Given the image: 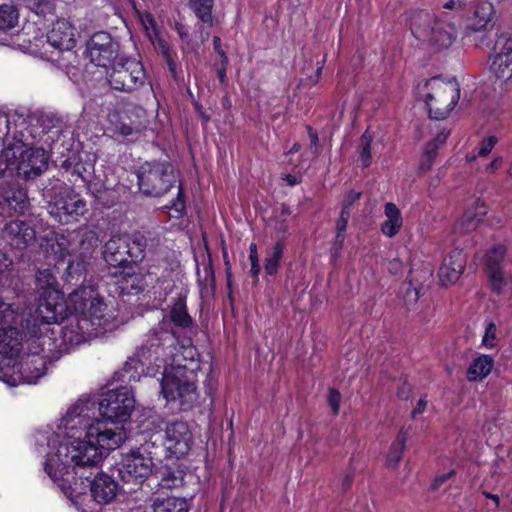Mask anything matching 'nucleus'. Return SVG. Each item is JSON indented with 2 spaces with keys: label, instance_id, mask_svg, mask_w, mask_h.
Here are the masks:
<instances>
[{
  "label": "nucleus",
  "instance_id": "1",
  "mask_svg": "<svg viewBox=\"0 0 512 512\" xmlns=\"http://www.w3.org/2000/svg\"><path fill=\"white\" fill-rule=\"evenodd\" d=\"M96 404L95 401L81 399L62 418L67 431H84V438L81 434L75 438L73 434L59 443L54 454L47 456L45 472L55 482L62 481V486H71L70 478L75 476L89 480L108 451L120 447L126 439L123 427H107L99 419L92 421Z\"/></svg>",
  "mask_w": 512,
  "mask_h": 512
},
{
  "label": "nucleus",
  "instance_id": "2",
  "mask_svg": "<svg viewBox=\"0 0 512 512\" xmlns=\"http://www.w3.org/2000/svg\"><path fill=\"white\" fill-rule=\"evenodd\" d=\"M36 289L39 296V304L34 315L27 319L29 332L32 335L42 333V326H47L58 321V315L62 312L63 293L59 283L51 269H40L36 273Z\"/></svg>",
  "mask_w": 512,
  "mask_h": 512
},
{
  "label": "nucleus",
  "instance_id": "3",
  "mask_svg": "<svg viewBox=\"0 0 512 512\" xmlns=\"http://www.w3.org/2000/svg\"><path fill=\"white\" fill-rule=\"evenodd\" d=\"M196 367L173 365L166 368L161 379V393L167 401H178L182 410H189L198 399Z\"/></svg>",
  "mask_w": 512,
  "mask_h": 512
},
{
  "label": "nucleus",
  "instance_id": "4",
  "mask_svg": "<svg viewBox=\"0 0 512 512\" xmlns=\"http://www.w3.org/2000/svg\"><path fill=\"white\" fill-rule=\"evenodd\" d=\"M48 332H51L52 335L55 334L54 330L50 329V326H47V330L42 326L41 334L32 335L26 324L24 337L29 338V352L23 356L18 365V372L26 383H35L46 373L47 363L51 360L50 353L52 352L50 348L52 337L48 335Z\"/></svg>",
  "mask_w": 512,
  "mask_h": 512
},
{
  "label": "nucleus",
  "instance_id": "5",
  "mask_svg": "<svg viewBox=\"0 0 512 512\" xmlns=\"http://www.w3.org/2000/svg\"><path fill=\"white\" fill-rule=\"evenodd\" d=\"M70 301L74 304L75 310L82 314V318L77 322L82 334L89 333V324L95 326V330L107 329L114 319V316L107 312L108 307L103 298L91 286L80 287L72 292Z\"/></svg>",
  "mask_w": 512,
  "mask_h": 512
},
{
  "label": "nucleus",
  "instance_id": "6",
  "mask_svg": "<svg viewBox=\"0 0 512 512\" xmlns=\"http://www.w3.org/2000/svg\"><path fill=\"white\" fill-rule=\"evenodd\" d=\"M147 244V238L140 232L112 236L103 247V258L112 267L137 264L144 259Z\"/></svg>",
  "mask_w": 512,
  "mask_h": 512
},
{
  "label": "nucleus",
  "instance_id": "7",
  "mask_svg": "<svg viewBox=\"0 0 512 512\" xmlns=\"http://www.w3.org/2000/svg\"><path fill=\"white\" fill-rule=\"evenodd\" d=\"M2 156L11 164L19 176L35 179L48 167V158L43 148H30L22 141L9 144Z\"/></svg>",
  "mask_w": 512,
  "mask_h": 512
},
{
  "label": "nucleus",
  "instance_id": "8",
  "mask_svg": "<svg viewBox=\"0 0 512 512\" xmlns=\"http://www.w3.org/2000/svg\"><path fill=\"white\" fill-rule=\"evenodd\" d=\"M140 191L151 197H161L177 182L173 166L167 161L143 163L137 172Z\"/></svg>",
  "mask_w": 512,
  "mask_h": 512
},
{
  "label": "nucleus",
  "instance_id": "9",
  "mask_svg": "<svg viewBox=\"0 0 512 512\" xmlns=\"http://www.w3.org/2000/svg\"><path fill=\"white\" fill-rule=\"evenodd\" d=\"M106 79L113 90L131 93L145 84L146 74L139 60L120 57L107 70Z\"/></svg>",
  "mask_w": 512,
  "mask_h": 512
},
{
  "label": "nucleus",
  "instance_id": "10",
  "mask_svg": "<svg viewBox=\"0 0 512 512\" xmlns=\"http://www.w3.org/2000/svg\"><path fill=\"white\" fill-rule=\"evenodd\" d=\"M431 92L426 95L429 116L435 120L446 118L456 106L460 98V88L456 81L430 79L427 84Z\"/></svg>",
  "mask_w": 512,
  "mask_h": 512
},
{
  "label": "nucleus",
  "instance_id": "11",
  "mask_svg": "<svg viewBox=\"0 0 512 512\" xmlns=\"http://www.w3.org/2000/svg\"><path fill=\"white\" fill-rule=\"evenodd\" d=\"M134 406V396L127 387L109 390L98 403L99 413L104 419L101 421L107 425L108 421L113 424L126 422Z\"/></svg>",
  "mask_w": 512,
  "mask_h": 512
},
{
  "label": "nucleus",
  "instance_id": "12",
  "mask_svg": "<svg viewBox=\"0 0 512 512\" xmlns=\"http://www.w3.org/2000/svg\"><path fill=\"white\" fill-rule=\"evenodd\" d=\"M149 452L144 448H134L122 456L118 468V475L124 484H132L135 487L152 475L154 461Z\"/></svg>",
  "mask_w": 512,
  "mask_h": 512
},
{
  "label": "nucleus",
  "instance_id": "13",
  "mask_svg": "<svg viewBox=\"0 0 512 512\" xmlns=\"http://www.w3.org/2000/svg\"><path fill=\"white\" fill-rule=\"evenodd\" d=\"M49 214L61 224L79 220L87 212L86 202L70 189H64L54 195L48 204Z\"/></svg>",
  "mask_w": 512,
  "mask_h": 512
},
{
  "label": "nucleus",
  "instance_id": "14",
  "mask_svg": "<svg viewBox=\"0 0 512 512\" xmlns=\"http://www.w3.org/2000/svg\"><path fill=\"white\" fill-rule=\"evenodd\" d=\"M169 326L170 323L168 321H162L157 327L149 330L145 341L137 350L139 358L151 362L167 355L166 349L172 348L176 342L174 333L168 329Z\"/></svg>",
  "mask_w": 512,
  "mask_h": 512
},
{
  "label": "nucleus",
  "instance_id": "15",
  "mask_svg": "<svg viewBox=\"0 0 512 512\" xmlns=\"http://www.w3.org/2000/svg\"><path fill=\"white\" fill-rule=\"evenodd\" d=\"M87 54L96 66L109 68L119 59V43L107 32L95 33L87 43Z\"/></svg>",
  "mask_w": 512,
  "mask_h": 512
},
{
  "label": "nucleus",
  "instance_id": "16",
  "mask_svg": "<svg viewBox=\"0 0 512 512\" xmlns=\"http://www.w3.org/2000/svg\"><path fill=\"white\" fill-rule=\"evenodd\" d=\"M17 318L18 314L13 306L0 300V345L8 346L14 351L19 350L26 331V323H22V330L15 326Z\"/></svg>",
  "mask_w": 512,
  "mask_h": 512
},
{
  "label": "nucleus",
  "instance_id": "17",
  "mask_svg": "<svg viewBox=\"0 0 512 512\" xmlns=\"http://www.w3.org/2000/svg\"><path fill=\"white\" fill-rule=\"evenodd\" d=\"M192 444V433L187 423L176 421L167 425L165 430V447L177 458L186 455Z\"/></svg>",
  "mask_w": 512,
  "mask_h": 512
},
{
  "label": "nucleus",
  "instance_id": "18",
  "mask_svg": "<svg viewBox=\"0 0 512 512\" xmlns=\"http://www.w3.org/2000/svg\"><path fill=\"white\" fill-rule=\"evenodd\" d=\"M3 238L16 249H25L36 241L34 227L24 220H11L2 230Z\"/></svg>",
  "mask_w": 512,
  "mask_h": 512
},
{
  "label": "nucleus",
  "instance_id": "19",
  "mask_svg": "<svg viewBox=\"0 0 512 512\" xmlns=\"http://www.w3.org/2000/svg\"><path fill=\"white\" fill-rule=\"evenodd\" d=\"M466 266V256L460 249L452 250L444 258L439 268L438 276L442 286H449L457 282Z\"/></svg>",
  "mask_w": 512,
  "mask_h": 512
},
{
  "label": "nucleus",
  "instance_id": "20",
  "mask_svg": "<svg viewBox=\"0 0 512 512\" xmlns=\"http://www.w3.org/2000/svg\"><path fill=\"white\" fill-rule=\"evenodd\" d=\"M2 206L7 205L15 213L23 214L29 208L27 191L15 182H2L0 184Z\"/></svg>",
  "mask_w": 512,
  "mask_h": 512
},
{
  "label": "nucleus",
  "instance_id": "21",
  "mask_svg": "<svg viewBox=\"0 0 512 512\" xmlns=\"http://www.w3.org/2000/svg\"><path fill=\"white\" fill-rule=\"evenodd\" d=\"M90 483L91 496L95 502L105 505L113 501L118 492V484L109 475L97 473Z\"/></svg>",
  "mask_w": 512,
  "mask_h": 512
},
{
  "label": "nucleus",
  "instance_id": "22",
  "mask_svg": "<svg viewBox=\"0 0 512 512\" xmlns=\"http://www.w3.org/2000/svg\"><path fill=\"white\" fill-rule=\"evenodd\" d=\"M75 34L72 25L64 20H57L46 36L49 46L59 50H71L75 45Z\"/></svg>",
  "mask_w": 512,
  "mask_h": 512
},
{
  "label": "nucleus",
  "instance_id": "23",
  "mask_svg": "<svg viewBox=\"0 0 512 512\" xmlns=\"http://www.w3.org/2000/svg\"><path fill=\"white\" fill-rule=\"evenodd\" d=\"M438 19L427 11H415L410 16V29L413 36L419 41L431 39Z\"/></svg>",
  "mask_w": 512,
  "mask_h": 512
},
{
  "label": "nucleus",
  "instance_id": "24",
  "mask_svg": "<svg viewBox=\"0 0 512 512\" xmlns=\"http://www.w3.org/2000/svg\"><path fill=\"white\" fill-rule=\"evenodd\" d=\"M494 18L495 10L492 3L480 2L474 7L467 28L475 32L488 30L493 27Z\"/></svg>",
  "mask_w": 512,
  "mask_h": 512
},
{
  "label": "nucleus",
  "instance_id": "25",
  "mask_svg": "<svg viewBox=\"0 0 512 512\" xmlns=\"http://www.w3.org/2000/svg\"><path fill=\"white\" fill-rule=\"evenodd\" d=\"M72 256L83 260L91 254L96 242L94 233L91 231L78 230L69 232Z\"/></svg>",
  "mask_w": 512,
  "mask_h": 512
},
{
  "label": "nucleus",
  "instance_id": "26",
  "mask_svg": "<svg viewBox=\"0 0 512 512\" xmlns=\"http://www.w3.org/2000/svg\"><path fill=\"white\" fill-rule=\"evenodd\" d=\"M455 27L450 23L438 20L431 39H427L425 42L429 46L433 47L436 51L446 49L451 46L455 39Z\"/></svg>",
  "mask_w": 512,
  "mask_h": 512
},
{
  "label": "nucleus",
  "instance_id": "27",
  "mask_svg": "<svg viewBox=\"0 0 512 512\" xmlns=\"http://www.w3.org/2000/svg\"><path fill=\"white\" fill-rule=\"evenodd\" d=\"M190 5L196 16L198 17L201 25L199 27L200 39L204 42L209 37V31L204 32L205 25L207 28L213 26L212 8L214 0H190Z\"/></svg>",
  "mask_w": 512,
  "mask_h": 512
},
{
  "label": "nucleus",
  "instance_id": "28",
  "mask_svg": "<svg viewBox=\"0 0 512 512\" xmlns=\"http://www.w3.org/2000/svg\"><path fill=\"white\" fill-rule=\"evenodd\" d=\"M486 215L484 204L478 207L477 210L468 208L459 220L454 225V232L456 234L464 235L474 231L480 222L483 221Z\"/></svg>",
  "mask_w": 512,
  "mask_h": 512
},
{
  "label": "nucleus",
  "instance_id": "29",
  "mask_svg": "<svg viewBox=\"0 0 512 512\" xmlns=\"http://www.w3.org/2000/svg\"><path fill=\"white\" fill-rule=\"evenodd\" d=\"M386 220L381 224V231L389 238L394 237L403 225V219L398 207L391 202L385 204Z\"/></svg>",
  "mask_w": 512,
  "mask_h": 512
},
{
  "label": "nucleus",
  "instance_id": "30",
  "mask_svg": "<svg viewBox=\"0 0 512 512\" xmlns=\"http://www.w3.org/2000/svg\"><path fill=\"white\" fill-rule=\"evenodd\" d=\"M71 243L69 234H58L54 238L48 240L45 251L48 255L53 256L55 261H63L66 257L72 256Z\"/></svg>",
  "mask_w": 512,
  "mask_h": 512
},
{
  "label": "nucleus",
  "instance_id": "31",
  "mask_svg": "<svg viewBox=\"0 0 512 512\" xmlns=\"http://www.w3.org/2000/svg\"><path fill=\"white\" fill-rule=\"evenodd\" d=\"M158 486L163 489L177 488L183 485L184 474L179 469L164 466L155 471Z\"/></svg>",
  "mask_w": 512,
  "mask_h": 512
},
{
  "label": "nucleus",
  "instance_id": "32",
  "mask_svg": "<svg viewBox=\"0 0 512 512\" xmlns=\"http://www.w3.org/2000/svg\"><path fill=\"white\" fill-rule=\"evenodd\" d=\"M494 366V359L489 355H480L475 358L467 370L469 381H478L485 378Z\"/></svg>",
  "mask_w": 512,
  "mask_h": 512
},
{
  "label": "nucleus",
  "instance_id": "33",
  "mask_svg": "<svg viewBox=\"0 0 512 512\" xmlns=\"http://www.w3.org/2000/svg\"><path fill=\"white\" fill-rule=\"evenodd\" d=\"M153 512H188L189 502L183 497L156 498L153 502Z\"/></svg>",
  "mask_w": 512,
  "mask_h": 512
},
{
  "label": "nucleus",
  "instance_id": "34",
  "mask_svg": "<svg viewBox=\"0 0 512 512\" xmlns=\"http://www.w3.org/2000/svg\"><path fill=\"white\" fill-rule=\"evenodd\" d=\"M407 437V433L401 429L389 449L386 459V466L388 468H396L398 466L406 447Z\"/></svg>",
  "mask_w": 512,
  "mask_h": 512
},
{
  "label": "nucleus",
  "instance_id": "35",
  "mask_svg": "<svg viewBox=\"0 0 512 512\" xmlns=\"http://www.w3.org/2000/svg\"><path fill=\"white\" fill-rule=\"evenodd\" d=\"M146 285L145 276L140 272L125 273L120 281L122 291L130 295L142 292Z\"/></svg>",
  "mask_w": 512,
  "mask_h": 512
},
{
  "label": "nucleus",
  "instance_id": "36",
  "mask_svg": "<svg viewBox=\"0 0 512 512\" xmlns=\"http://www.w3.org/2000/svg\"><path fill=\"white\" fill-rule=\"evenodd\" d=\"M491 59L490 69L497 79L507 81L512 78V55L510 58L492 55Z\"/></svg>",
  "mask_w": 512,
  "mask_h": 512
},
{
  "label": "nucleus",
  "instance_id": "37",
  "mask_svg": "<svg viewBox=\"0 0 512 512\" xmlns=\"http://www.w3.org/2000/svg\"><path fill=\"white\" fill-rule=\"evenodd\" d=\"M19 22V11L11 4L0 5V31L7 32L14 29Z\"/></svg>",
  "mask_w": 512,
  "mask_h": 512
},
{
  "label": "nucleus",
  "instance_id": "38",
  "mask_svg": "<svg viewBox=\"0 0 512 512\" xmlns=\"http://www.w3.org/2000/svg\"><path fill=\"white\" fill-rule=\"evenodd\" d=\"M171 321L179 327L187 328L192 324V318L187 312L185 302L178 299L170 312Z\"/></svg>",
  "mask_w": 512,
  "mask_h": 512
},
{
  "label": "nucleus",
  "instance_id": "39",
  "mask_svg": "<svg viewBox=\"0 0 512 512\" xmlns=\"http://www.w3.org/2000/svg\"><path fill=\"white\" fill-rule=\"evenodd\" d=\"M506 254V248L502 244L493 246L486 254V270H502V263Z\"/></svg>",
  "mask_w": 512,
  "mask_h": 512
},
{
  "label": "nucleus",
  "instance_id": "40",
  "mask_svg": "<svg viewBox=\"0 0 512 512\" xmlns=\"http://www.w3.org/2000/svg\"><path fill=\"white\" fill-rule=\"evenodd\" d=\"M284 244L282 242H277L273 248L272 252L266 257L264 269L268 275H274L280 263V260L283 257Z\"/></svg>",
  "mask_w": 512,
  "mask_h": 512
},
{
  "label": "nucleus",
  "instance_id": "41",
  "mask_svg": "<svg viewBox=\"0 0 512 512\" xmlns=\"http://www.w3.org/2000/svg\"><path fill=\"white\" fill-rule=\"evenodd\" d=\"M372 140H373V137L368 131H365L360 138L358 152H359V158H360V161H361L363 167H368L371 164Z\"/></svg>",
  "mask_w": 512,
  "mask_h": 512
},
{
  "label": "nucleus",
  "instance_id": "42",
  "mask_svg": "<svg viewBox=\"0 0 512 512\" xmlns=\"http://www.w3.org/2000/svg\"><path fill=\"white\" fill-rule=\"evenodd\" d=\"M28 7L37 15L47 17L55 13L54 0H29Z\"/></svg>",
  "mask_w": 512,
  "mask_h": 512
},
{
  "label": "nucleus",
  "instance_id": "43",
  "mask_svg": "<svg viewBox=\"0 0 512 512\" xmlns=\"http://www.w3.org/2000/svg\"><path fill=\"white\" fill-rule=\"evenodd\" d=\"M493 55L503 57L512 55V36L510 34L503 33L498 36L493 48Z\"/></svg>",
  "mask_w": 512,
  "mask_h": 512
},
{
  "label": "nucleus",
  "instance_id": "44",
  "mask_svg": "<svg viewBox=\"0 0 512 512\" xmlns=\"http://www.w3.org/2000/svg\"><path fill=\"white\" fill-rule=\"evenodd\" d=\"M167 208L172 211L170 213L171 217L179 219L183 216L185 208H186V202H185V196L182 184L179 183L178 185V193L176 199H174L171 202L170 206H167Z\"/></svg>",
  "mask_w": 512,
  "mask_h": 512
},
{
  "label": "nucleus",
  "instance_id": "45",
  "mask_svg": "<svg viewBox=\"0 0 512 512\" xmlns=\"http://www.w3.org/2000/svg\"><path fill=\"white\" fill-rule=\"evenodd\" d=\"M291 215V210L289 208V206H287L286 204H281L280 207L276 210V219H277V222H278V227H277V230L282 232V233H287L288 232V218L290 217Z\"/></svg>",
  "mask_w": 512,
  "mask_h": 512
},
{
  "label": "nucleus",
  "instance_id": "46",
  "mask_svg": "<svg viewBox=\"0 0 512 512\" xmlns=\"http://www.w3.org/2000/svg\"><path fill=\"white\" fill-rule=\"evenodd\" d=\"M198 281L205 285H212L215 282L214 270L212 267L211 259L207 263H203V271L197 269Z\"/></svg>",
  "mask_w": 512,
  "mask_h": 512
},
{
  "label": "nucleus",
  "instance_id": "47",
  "mask_svg": "<svg viewBox=\"0 0 512 512\" xmlns=\"http://www.w3.org/2000/svg\"><path fill=\"white\" fill-rule=\"evenodd\" d=\"M487 273L493 291H495L496 293H500L504 286L506 285V280L504 278L502 270H493Z\"/></svg>",
  "mask_w": 512,
  "mask_h": 512
},
{
  "label": "nucleus",
  "instance_id": "48",
  "mask_svg": "<svg viewBox=\"0 0 512 512\" xmlns=\"http://www.w3.org/2000/svg\"><path fill=\"white\" fill-rule=\"evenodd\" d=\"M439 149V146L435 144V142L430 141L427 143L424 153V159L421 163V168L424 170L430 169L433 159L436 156L437 150Z\"/></svg>",
  "mask_w": 512,
  "mask_h": 512
},
{
  "label": "nucleus",
  "instance_id": "49",
  "mask_svg": "<svg viewBox=\"0 0 512 512\" xmlns=\"http://www.w3.org/2000/svg\"><path fill=\"white\" fill-rule=\"evenodd\" d=\"M62 120L55 114L49 113L41 117L43 130L49 131L53 128H61Z\"/></svg>",
  "mask_w": 512,
  "mask_h": 512
},
{
  "label": "nucleus",
  "instance_id": "50",
  "mask_svg": "<svg viewBox=\"0 0 512 512\" xmlns=\"http://www.w3.org/2000/svg\"><path fill=\"white\" fill-rule=\"evenodd\" d=\"M161 441V436H156L155 439H150L149 441H145L142 443L138 448H144L149 452L148 456H151V460L154 461V459L158 456V450H160L161 445L158 444V442Z\"/></svg>",
  "mask_w": 512,
  "mask_h": 512
},
{
  "label": "nucleus",
  "instance_id": "51",
  "mask_svg": "<svg viewBox=\"0 0 512 512\" xmlns=\"http://www.w3.org/2000/svg\"><path fill=\"white\" fill-rule=\"evenodd\" d=\"M496 340V325L493 322L488 323L485 329V334L482 343L487 348H493Z\"/></svg>",
  "mask_w": 512,
  "mask_h": 512
},
{
  "label": "nucleus",
  "instance_id": "52",
  "mask_svg": "<svg viewBox=\"0 0 512 512\" xmlns=\"http://www.w3.org/2000/svg\"><path fill=\"white\" fill-rule=\"evenodd\" d=\"M345 238L346 233L336 232L335 238L330 249V253L333 259H337L340 256Z\"/></svg>",
  "mask_w": 512,
  "mask_h": 512
},
{
  "label": "nucleus",
  "instance_id": "53",
  "mask_svg": "<svg viewBox=\"0 0 512 512\" xmlns=\"http://www.w3.org/2000/svg\"><path fill=\"white\" fill-rule=\"evenodd\" d=\"M497 142H498V138L493 135L484 138L480 144L478 156H480V157L487 156L493 150V148Z\"/></svg>",
  "mask_w": 512,
  "mask_h": 512
},
{
  "label": "nucleus",
  "instance_id": "54",
  "mask_svg": "<svg viewBox=\"0 0 512 512\" xmlns=\"http://www.w3.org/2000/svg\"><path fill=\"white\" fill-rule=\"evenodd\" d=\"M341 398V394L338 390L334 388L329 389L328 403L331 406L334 415H337L339 413Z\"/></svg>",
  "mask_w": 512,
  "mask_h": 512
},
{
  "label": "nucleus",
  "instance_id": "55",
  "mask_svg": "<svg viewBox=\"0 0 512 512\" xmlns=\"http://www.w3.org/2000/svg\"><path fill=\"white\" fill-rule=\"evenodd\" d=\"M213 47L215 52L219 55L220 61L226 63L228 62V57L226 55V52L222 48L221 39L218 36H214L213 38Z\"/></svg>",
  "mask_w": 512,
  "mask_h": 512
},
{
  "label": "nucleus",
  "instance_id": "56",
  "mask_svg": "<svg viewBox=\"0 0 512 512\" xmlns=\"http://www.w3.org/2000/svg\"><path fill=\"white\" fill-rule=\"evenodd\" d=\"M411 391H412L411 385L409 383H407L406 381H404L401 384V386H399L397 388V396L403 400L408 399Z\"/></svg>",
  "mask_w": 512,
  "mask_h": 512
},
{
  "label": "nucleus",
  "instance_id": "57",
  "mask_svg": "<svg viewBox=\"0 0 512 512\" xmlns=\"http://www.w3.org/2000/svg\"><path fill=\"white\" fill-rule=\"evenodd\" d=\"M361 197V192H357L354 190H350L343 201V205L351 207L356 201H358Z\"/></svg>",
  "mask_w": 512,
  "mask_h": 512
},
{
  "label": "nucleus",
  "instance_id": "58",
  "mask_svg": "<svg viewBox=\"0 0 512 512\" xmlns=\"http://www.w3.org/2000/svg\"><path fill=\"white\" fill-rule=\"evenodd\" d=\"M402 270V262L398 258H394L389 261L388 263V271L393 274L397 275Z\"/></svg>",
  "mask_w": 512,
  "mask_h": 512
},
{
  "label": "nucleus",
  "instance_id": "59",
  "mask_svg": "<svg viewBox=\"0 0 512 512\" xmlns=\"http://www.w3.org/2000/svg\"><path fill=\"white\" fill-rule=\"evenodd\" d=\"M228 62L224 63L220 61L219 65L216 67L217 76L219 81L224 84L226 83L227 77H226V70H227Z\"/></svg>",
  "mask_w": 512,
  "mask_h": 512
},
{
  "label": "nucleus",
  "instance_id": "60",
  "mask_svg": "<svg viewBox=\"0 0 512 512\" xmlns=\"http://www.w3.org/2000/svg\"><path fill=\"white\" fill-rule=\"evenodd\" d=\"M83 269H84V267H83L82 263L77 262L76 267H75V266H74V261L69 260V262H68V266H67V271H68V274H69L70 276H72V274H73L74 272H75V273H78V276H79V277H80V276H82V274H83Z\"/></svg>",
  "mask_w": 512,
  "mask_h": 512
},
{
  "label": "nucleus",
  "instance_id": "61",
  "mask_svg": "<svg viewBox=\"0 0 512 512\" xmlns=\"http://www.w3.org/2000/svg\"><path fill=\"white\" fill-rule=\"evenodd\" d=\"M502 162H503V159L502 157L498 156V157H495L487 166H486V171L487 172H490V173H494L495 171H497L501 165H502Z\"/></svg>",
  "mask_w": 512,
  "mask_h": 512
},
{
  "label": "nucleus",
  "instance_id": "62",
  "mask_svg": "<svg viewBox=\"0 0 512 512\" xmlns=\"http://www.w3.org/2000/svg\"><path fill=\"white\" fill-rule=\"evenodd\" d=\"M449 134L450 132L448 130L443 129L433 138L432 141L440 147L446 142Z\"/></svg>",
  "mask_w": 512,
  "mask_h": 512
},
{
  "label": "nucleus",
  "instance_id": "63",
  "mask_svg": "<svg viewBox=\"0 0 512 512\" xmlns=\"http://www.w3.org/2000/svg\"><path fill=\"white\" fill-rule=\"evenodd\" d=\"M426 407H427V401L424 398H421L418 401L417 406L414 408V410L411 413L412 418H415L417 415L422 414L425 411Z\"/></svg>",
  "mask_w": 512,
  "mask_h": 512
},
{
  "label": "nucleus",
  "instance_id": "64",
  "mask_svg": "<svg viewBox=\"0 0 512 512\" xmlns=\"http://www.w3.org/2000/svg\"><path fill=\"white\" fill-rule=\"evenodd\" d=\"M453 475H454V471L452 470L446 474L436 477L434 480V483H433V488L437 489L439 486H441L445 481H447Z\"/></svg>",
  "mask_w": 512,
  "mask_h": 512
}]
</instances>
